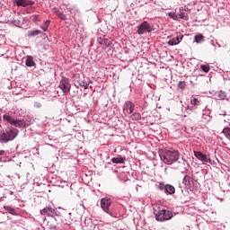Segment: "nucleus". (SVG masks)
I'll use <instances>...</instances> for the list:
<instances>
[{
  "mask_svg": "<svg viewBox=\"0 0 230 230\" xmlns=\"http://www.w3.org/2000/svg\"><path fill=\"white\" fill-rule=\"evenodd\" d=\"M172 217H173V213L166 209L159 210L155 214V219L157 220V222H164L166 220H171V218Z\"/></svg>",
  "mask_w": 230,
  "mask_h": 230,
  "instance_id": "3",
  "label": "nucleus"
},
{
  "mask_svg": "<svg viewBox=\"0 0 230 230\" xmlns=\"http://www.w3.org/2000/svg\"><path fill=\"white\" fill-rule=\"evenodd\" d=\"M222 132L226 137V139H229L230 141V128H225Z\"/></svg>",
  "mask_w": 230,
  "mask_h": 230,
  "instance_id": "25",
  "label": "nucleus"
},
{
  "mask_svg": "<svg viewBox=\"0 0 230 230\" xmlns=\"http://www.w3.org/2000/svg\"><path fill=\"white\" fill-rule=\"evenodd\" d=\"M19 131L13 128H7L0 134V142L8 143V141H13L14 137H17Z\"/></svg>",
  "mask_w": 230,
  "mask_h": 230,
  "instance_id": "2",
  "label": "nucleus"
},
{
  "mask_svg": "<svg viewBox=\"0 0 230 230\" xmlns=\"http://www.w3.org/2000/svg\"><path fill=\"white\" fill-rule=\"evenodd\" d=\"M4 209H5V211H8V213H10V215H16L15 208H13L10 206H4Z\"/></svg>",
  "mask_w": 230,
  "mask_h": 230,
  "instance_id": "22",
  "label": "nucleus"
},
{
  "mask_svg": "<svg viewBox=\"0 0 230 230\" xmlns=\"http://www.w3.org/2000/svg\"><path fill=\"white\" fill-rule=\"evenodd\" d=\"M107 48H109V43H108V45H107Z\"/></svg>",
  "mask_w": 230,
  "mask_h": 230,
  "instance_id": "37",
  "label": "nucleus"
},
{
  "mask_svg": "<svg viewBox=\"0 0 230 230\" xmlns=\"http://www.w3.org/2000/svg\"><path fill=\"white\" fill-rule=\"evenodd\" d=\"M42 33V31H39V30H36V31H29V37H35L36 35H39Z\"/></svg>",
  "mask_w": 230,
  "mask_h": 230,
  "instance_id": "27",
  "label": "nucleus"
},
{
  "mask_svg": "<svg viewBox=\"0 0 230 230\" xmlns=\"http://www.w3.org/2000/svg\"><path fill=\"white\" fill-rule=\"evenodd\" d=\"M111 162L114 163L115 164H125V158L121 156L113 157L111 159Z\"/></svg>",
  "mask_w": 230,
  "mask_h": 230,
  "instance_id": "18",
  "label": "nucleus"
},
{
  "mask_svg": "<svg viewBox=\"0 0 230 230\" xmlns=\"http://www.w3.org/2000/svg\"><path fill=\"white\" fill-rule=\"evenodd\" d=\"M168 16L171 17V19H172L173 21H179L180 19L179 14L172 12L168 13Z\"/></svg>",
  "mask_w": 230,
  "mask_h": 230,
  "instance_id": "23",
  "label": "nucleus"
},
{
  "mask_svg": "<svg viewBox=\"0 0 230 230\" xmlns=\"http://www.w3.org/2000/svg\"><path fill=\"white\" fill-rule=\"evenodd\" d=\"M41 30H43V31H48V27H46V26L41 27Z\"/></svg>",
  "mask_w": 230,
  "mask_h": 230,
  "instance_id": "34",
  "label": "nucleus"
},
{
  "mask_svg": "<svg viewBox=\"0 0 230 230\" xmlns=\"http://www.w3.org/2000/svg\"><path fill=\"white\" fill-rule=\"evenodd\" d=\"M32 21H34V22L40 21V16L39 14L32 15Z\"/></svg>",
  "mask_w": 230,
  "mask_h": 230,
  "instance_id": "30",
  "label": "nucleus"
},
{
  "mask_svg": "<svg viewBox=\"0 0 230 230\" xmlns=\"http://www.w3.org/2000/svg\"><path fill=\"white\" fill-rule=\"evenodd\" d=\"M53 213H55V209L49 207H46L40 210V215H53Z\"/></svg>",
  "mask_w": 230,
  "mask_h": 230,
  "instance_id": "15",
  "label": "nucleus"
},
{
  "mask_svg": "<svg viewBox=\"0 0 230 230\" xmlns=\"http://www.w3.org/2000/svg\"><path fill=\"white\" fill-rule=\"evenodd\" d=\"M53 12L56 13V15H58L60 13V11L57 8H54Z\"/></svg>",
  "mask_w": 230,
  "mask_h": 230,
  "instance_id": "32",
  "label": "nucleus"
},
{
  "mask_svg": "<svg viewBox=\"0 0 230 230\" xmlns=\"http://www.w3.org/2000/svg\"><path fill=\"white\" fill-rule=\"evenodd\" d=\"M59 88L65 93H69L71 91V84H69V79L67 77H63L61 79Z\"/></svg>",
  "mask_w": 230,
  "mask_h": 230,
  "instance_id": "6",
  "label": "nucleus"
},
{
  "mask_svg": "<svg viewBox=\"0 0 230 230\" xmlns=\"http://www.w3.org/2000/svg\"><path fill=\"white\" fill-rule=\"evenodd\" d=\"M136 105L130 101L126 102L125 106H124V111L128 112V114H132L134 112V108Z\"/></svg>",
  "mask_w": 230,
  "mask_h": 230,
  "instance_id": "13",
  "label": "nucleus"
},
{
  "mask_svg": "<svg viewBox=\"0 0 230 230\" xmlns=\"http://www.w3.org/2000/svg\"><path fill=\"white\" fill-rule=\"evenodd\" d=\"M183 38L184 35H182L181 33H178L175 38L169 40L167 44H169V46H177V44H181V41L182 40Z\"/></svg>",
  "mask_w": 230,
  "mask_h": 230,
  "instance_id": "9",
  "label": "nucleus"
},
{
  "mask_svg": "<svg viewBox=\"0 0 230 230\" xmlns=\"http://www.w3.org/2000/svg\"><path fill=\"white\" fill-rule=\"evenodd\" d=\"M78 85H80V87H84V89H89V85L91 84V79L89 78H80L78 81Z\"/></svg>",
  "mask_w": 230,
  "mask_h": 230,
  "instance_id": "11",
  "label": "nucleus"
},
{
  "mask_svg": "<svg viewBox=\"0 0 230 230\" xmlns=\"http://www.w3.org/2000/svg\"><path fill=\"white\" fill-rule=\"evenodd\" d=\"M111 204H112V200L109 198H102L101 199V208L105 211V213H108V215L111 214Z\"/></svg>",
  "mask_w": 230,
  "mask_h": 230,
  "instance_id": "7",
  "label": "nucleus"
},
{
  "mask_svg": "<svg viewBox=\"0 0 230 230\" xmlns=\"http://www.w3.org/2000/svg\"><path fill=\"white\" fill-rule=\"evenodd\" d=\"M216 100H226L227 94L224 91H219L215 93Z\"/></svg>",
  "mask_w": 230,
  "mask_h": 230,
  "instance_id": "16",
  "label": "nucleus"
},
{
  "mask_svg": "<svg viewBox=\"0 0 230 230\" xmlns=\"http://www.w3.org/2000/svg\"><path fill=\"white\" fill-rule=\"evenodd\" d=\"M3 118L4 121H7V123H10V125H13V127H20V128L26 127V122H24V120L15 119L10 115H4Z\"/></svg>",
  "mask_w": 230,
  "mask_h": 230,
  "instance_id": "4",
  "label": "nucleus"
},
{
  "mask_svg": "<svg viewBox=\"0 0 230 230\" xmlns=\"http://www.w3.org/2000/svg\"><path fill=\"white\" fill-rule=\"evenodd\" d=\"M194 155L202 163H211V158H208V155L200 151H194Z\"/></svg>",
  "mask_w": 230,
  "mask_h": 230,
  "instance_id": "8",
  "label": "nucleus"
},
{
  "mask_svg": "<svg viewBox=\"0 0 230 230\" xmlns=\"http://www.w3.org/2000/svg\"><path fill=\"white\" fill-rule=\"evenodd\" d=\"M179 14L178 17H180V19H183V21H189L190 20V15L188 14V13H186V9L184 8V6H181L179 8Z\"/></svg>",
  "mask_w": 230,
  "mask_h": 230,
  "instance_id": "12",
  "label": "nucleus"
},
{
  "mask_svg": "<svg viewBox=\"0 0 230 230\" xmlns=\"http://www.w3.org/2000/svg\"><path fill=\"white\" fill-rule=\"evenodd\" d=\"M49 23H50L49 20H47V21L45 22V27L48 28V26H49Z\"/></svg>",
  "mask_w": 230,
  "mask_h": 230,
  "instance_id": "33",
  "label": "nucleus"
},
{
  "mask_svg": "<svg viewBox=\"0 0 230 230\" xmlns=\"http://www.w3.org/2000/svg\"><path fill=\"white\" fill-rule=\"evenodd\" d=\"M58 17H59V19H61V21H66L67 20V17H66V15L61 12L58 13Z\"/></svg>",
  "mask_w": 230,
  "mask_h": 230,
  "instance_id": "29",
  "label": "nucleus"
},
{
  "mask_svg": "<svg viewBox=\"0 0 230 230\" xmlns=\"http://www.w3.org/2000/svg\"><path fill=\"white\" fill-rule=\"evenodd\" d=\"M26 66L28 67H33V66H35V61H33V57H31V56L27 57Z\"/></svg>",
  "mask_w": 230,
  "mask_h": 230,
  "instance_id": "19",
  "label": "nucleus"
},
{
  "mask_svg": "<svg viewBox=\"0 0 230 230\" xmlns=\"http://www.w3.org/2000/svg\"><path fill=\"white\" fill-rule=\"evenodd\" d=\"M178 87H179V89H181V91H183V89H186V82L180 81L178 83Z\"/></svg>",
  "mask_w": 230,
  "mask_h": 230,
  "instance_id": "28",
  "label": "nucleus"
},
{
  "mask_svg": "<svg viewBox=\"0 0 230 230\" xmlns=\"http://www.w3.org/2000/svg\"><path fill=\"white\" fill-rule=\"evenodd\" d=\"M152 33L154 31V28H152V25L148 22H143L138 26V29L137 31V33L138 35H143V33Z\"/></svg>",
  "mask_w": 230,
  "mask_h": 230,
  "instance_id": "5",
  "label": "nucleus"
},
{
  "mask_svg": "<svg viewBox=\"0 0 230 230\" xmlns=\"http://www.w3.org/2000/svg\"><path fill=\"white\" fill-rule=\"evenodd\" d=\"M158 188H159V190H164V182H160V183L158 184Z\"/></svg>",
  "mask_w": 230,
  "mask_h": 230,
  "instance_id": "31",
  "label": "nucleus"
},
{
  "mask_svg": "<svg viewBox=\"0 0 230 230\" xmlns=\"http://www.w3.org/2000/svg\"><path fill=\"white\" fill-rule=\"evenodd\" d=\"M0 163H3V157H0Z\"/></svg>",
  "mask_w": 230,
  "mask_h": 230,
  "instance_id": "36",
  "label": "nucleus"
},
{
  "mask_svg": "<svg viewBox=\"0 0 230 230\" xmlns=\"http://www.w3.org/2000/svg\"><path fill=\"white\" fill-rule=\"evenodd\" d=\"M131 119L133 121H139V119H141V113L139 112H135L131 115Z\"/></svg>",
  "mask_w": 230,
  "mask_h": 230,
  "instance_id": "21",
  "label": "nucleus"
},
{
  "mask_svg": "<svg viewBox=\"0 0 230 230\" xmlns=\"http://www.w3.org/2000/svg\"><path fill=\"white\" fill-rule=\"evenodd\" d=\"M204 40V35L198 34L194 37V42H197V44H200L201 41Z\"/></svg>",
  "mask_w": 230,
  "mask_h": 230,
  "instance_id": "20",
  "label": "nucleus"
},
{
  "mask_svg": "<svg viewBox=\"0 0 230 230\" xmlns=\"http://www.w3.org/2000/svg\"><path fill=\"white\" fill-rule=\"evenodd\" d=\"M181 153H179V151L174 149H165L161 155V160L164 164H173V163H177V161H179Z\"/></svg>",
  "mask_w": 230,
  "mask_h": 230,
  "instance_id": "1",
  "label": "nucleus"
},
{
  "mask_svg": "<svg viewBox=\"0 0 230 230\" xmlns=\"http://www.w3.org/2000/svg\"><path fill=\"white\" fill-rule=\"evenodd\" d=\"M0 155H4V150H0Z\"/></svg>",
  "mask_w": 230,
  "mask_h": 230,
  "instance_id": "35",
  "label": "nucleus"
},
{
  "mask_svg": "<svg viewBox=\"0 0 230 230\" xmlns=\"http://www.w3.org/2000/svg\"><path fill=\"white\" fill-rule=\"evenodd\" d=\"M190 103L191 105H194V107H198V105H200V100H199V98H192L190 100Z\"/></svg>",
  "mask_w": 230,
  "mask_h": 230,
  "instance_id": "24",
  "label": "nucleus"
},
{
  "mask_svg": "<svg viewBox=\"0 0 230 230\" xmlns=\"http://www.w3.org/2000/svg\"><path fill=\"white\" fill-rule=\"evenodd\" d=\"M15 4H17V6H31L33 4H35V2L31 1V0H14Z\"/></svg>",
  "mask_w": 230,
  "mask_h": 230,
  "instance_id": "10",
  "label": "nucleus"
},
{
  "mask_svg": "<svg viewBox=\"0 0 230 230\" xmlns=\"http://www.w3.org/2000/svg\"><path fill=\"white\" fill-rule=\"evenodd\" d=\"M164 190L166 193H168L169 195H173V193H175V187L172 186V185H165L164 187Z\"/></svg>",
  "mask_w": 230,
  "mask_h": 230,
  "instance_id": "17",
  "label": "nucleus"
},
{
  "mask_svg": "<svg viewBox=\"0 0 230 230\" xmlns=\"http://www.w3.org/2000/svg\"><path fill=\"white\" fill-rule=\"evenodd\" d=\"M200 69H202L204 73H209L211 66H209V65H200Z\"/></svg>",
  "mask_w": 230,
  "mask_h": 230,
  "instance_id": "26",
  "label": "nucleus"
},
{
  "mask_svg": "<svg viewBox=\"0 0 230 230\" xmlns=\"http://www.w3.org/2000/svg\"><path fill=\"white\" fill-rule=\"evenodd\" d=\"M183 184L187 188H191V186L193 185V178H191L190 176H188V175L184 176Z\"/></svg>",
  "mask_w": 230,
  "mask_h": 230,
  "instance_id": "14",
  "label": "nucleus"
}]
</instances>
